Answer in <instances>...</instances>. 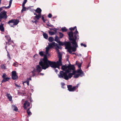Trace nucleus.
<instances>
[{
	"mask_svg": "<svg viewBox=\"0 0 121 121\" xmlns=\"http://www.w3.org/2000/svg\"><path fill=\"white\" fill-rule=\"evenodd\" d=\"M4 24L2 23L0 24V31L2 32L4 31V28L3 26Z\"/></svg>",
	"mask_w": 121,
	"mask_h": 121,
	"instance_id": "obj_21",
	"label": "nucleus"
},
{
	"mask_svg": "<svg viewBox=\"0 0 121 121\" xmlns=\"http://www.w3.org/2000/svg\"><path fill=\"white\" fill-rule=\"evenodd\" d=\"M13 66L15 67H17L18 66V65L15 63H13Z\"/></svg>",
	"mask_w": 121,
	"mask_h": 121,
	"instance_id": "obj_60",
	"label": "nucleus"
},
{
	"mask_svg": "<svg viewBox=\"0 0 121 121\" xmlns=\"http://www.w3.org/2000/svg\"><path fill=\"white\" fill-rule=\"evenodd\" d=\"M52 62L48 60L47 56L45 55L43 58L40 59L39 64L42 67V69L45 70L50 67Z\"/></svg>",
	"mask_w": 121,
	"mask_h": 121,
	"instance_id": "obj_2",
	"label": "nucleus"
},
{
	"mask_svg": "<svg viewBox=\"0 0 121 121\" xmlns=\"http://www.w3.org/2000/svg\"><path fill=\"white\" fill-rule=\"evenodd\" d=\"M54 40L53 38L52 37H49L48 39L49 42H52Z\"/></svg>",
	"mask_w": 121,
	"mask_h": 121,
	"instance_id": "obj_27",
	"label": "nucleus"
},
{
	"mask_svg": "<svg viewBox=\"0 0 121 121\" xmlns=\"http://www.w3.org/2000/svg\"><path fill=\"white\" fill-rule=\"evenodd\" d=\"M52 15L51 13H49L48 15V17L49 18H51L52 17Z\"/></svg>",
	"mask_w": 121,
	"mask_h": 121,
	"instance_id": "obj_56",
	"label": "nucleus"
},
{
	"mask_svg": "<svg viewBox=\"0 0 121 121\" xmlns=\"http://www.w3.org/2000/svg\"><path fill=\"white\" fill-rule=\"evenodd\" d=\"M58 57L59 58V60L56 62L55 61L53 62L52 61L51 65H52V66H56V65H62V57H61V56H59Z\"/></svg>",
	"mask_w": 121,
	"mask_h": 121,
	"instance_id": "obj_4",
	"label": "nucleus"
},
{
	"mask_svg": "<svg viewBox=\"0 0 121 121\" xmlns=\"http://www.w3.org/2000/svg\"><path fill=\"white\" fill-rule=\"evenodd\" d=\"M35 20V23L36 24H37V23L38 22V20Z\"/></svg>",
	"mask_w": 121,
	"mask_h": 121,
	"instance_id": "obj_62",
	"label": "nucleus"
},
{
	"mask_svg": "<svg viewBox=\"0 0 121 121\" xmlns=\"http://www.w3.org/2000/svg\"><path fill=\"white\" fill-rule=\"evenodd\" d=\"M31 108V107H30L27 109V113L28 115H31L32 114L31 113L30 110V109Z\"/></svg>",
	"mask_w": 121,
	"mask_h": 121,
	"instance_id": "obj_26",
	"label": "nucleus"
},
{
	"mask_svg": "<svg viewBox=\"0 0 121 121\" xmlns=\"http://www.w3.org/2000/svg\"><path fill=\"white\" fill-rule=\"evenodd\" d=\"M73 70L72 73V74H73V75H75V73H77V71H76L75 70V69L74 70Z\"/></svg>",
	"mask_w": 121,
	"mask_h": 121,
	"instance_id": "obj_45",
	"label": "nucleus"
},
{
	"mask_svg": "<svg viewBox=\"0 0 121 121\" xmlns=\"http://www.w3.org/2000/svg\"><path fill=\"white\" fill-rule=\"evenodd\" d=\"M8 98L10 101H11L12 100V97L11 95L10 96V97H8Z\"/></svg>",
	"mask_w": 121,
	"mask_h": 121,
	"instance_id": "obj_46",
	"label": "nucleus"
},
{
	"mask_svg": "<svg viewBox=\"0 0 121 121\" xmlns=\"http://www.w3.org/2000/svg\"><path fill=\"white\" fill-rule=\"evenodd\" d=\"M12 108H13L14 110L15 111L17 112L18 111V109L17 107L16 106L14 105H12Z\"/></svg>",
	"mask_w": 121,
	"mask_h": 121,
	"instance_id": "obj_22",
	"label": "nucleus"
},
{
	"mask_svg": "<svg viewBox=\"0 0 121 121\" xmlns=\"http://www.w3.org/2000/svg\"><path fill=\"white\" fill-rule=\"evenodd\" d=\"M67 67L71 71V70H74L75 69V66L73 65H72L70 64L69 65L67 66Z\"/></svg>",
	"mask_w": 121,
	"mask_h": 121,
	"instance_id": "obj_14",
	"label": "nucleus"
},
{
	"mask_svg": "<svg viewBox=\"0 0 121 121\" xmlns=\"http://www.w3.org/2000/svg\"><path fill=\"white\" fill-rule=\"evenodd\" d=\"M26 10V8L25 7H22V10L21 11H25Z\"/></svg>",
	"mask_w": 121,
	"mask_h": 121,
	"instance_id": "obj_48",
	"label": "nucleus"
},
{
	"mask_svg": "<svg viewBox=\"0 0 121 121\" xmlns=\"http://www.w3.org/2000/svg\"><path fill=\"white\" fill-rule=\"evenodd\" d=\"M5 64H2L0 65L2 69H6V67L5 66Z\"/></svg>",
	"mask_w": 121,
	"mask_h": 121,
	"instance_id": "obj_34",
	"label": "nucleus"
},
{
	"mask_svg": "<svg viewBox=\"0 0 121 121\" xmlns=\"http://www.w3.org/2000/svg\"><path fill=\"white\" fill-rule=\"evenodd\" d=\"M81 46H83L84 47H86V45L85 44H84L83 43H81Z\"/></svg>",
	"mask_w": 121,
	"mask_h": 121,
	"instance_id": "obj_53",
	"label": "nucleus"
},
{
	"mask_svg": "<svg viewBox=\"0 0 121 121\" xmlns=\"http://www.w3.org/2000/svg\"><path fill=\"white\" fill-rule=\"evenodd\" d=\"M61 30L63 32H65L67 31V30L65 27H64L62 28Z\"/></svg>",
	"mask_w": 121,
	"mask_h": 121,
	"instance_id": "obj_31",
	"label": "nucleus"
},
{
	"mask_svg": "<svg viewBox=\"0 0 121 121\" xmlns=\"http://www.w3.org/2000/svg\"><path fill=\"white\" fill-rule=\"evenodd\" d=\"M7 41H8V42H6V45L8 44L9 45L11 44L12 43H14L13 41L11 40V39Z\"/></svg>",
	"mask_w": 121,
	"mask_h": 121,
	"instance_id": "obj_18",
	"label": "nucleus"
},
{
	"mask_svg": "<svg viewBox=\"0 0 121 121\" xmlns=\"http://www.w3.org/2000/svg\"><path fill=\"white\" fill-rule=\"evenodd\" d=\"M56 52L58 54V57L60 56H61V57H62V55L60 53V52L59 50L57 48H56Z\"/></svg>",
	"mask_w": 121,
	"mask_h": 121,
	"instance_id": "obj_24",
	"label": "nucleus"
},
{
	"mask_svg": "<svg viewBox=\"0 0 121 121\" xmlns=\"http://www.w3.org/2000/svg\"><path fill=\"white\" fill-rule=\"evenodd\" d=\"M22 45H21V48H23V45H24L25 46L26 45V43H22Z\"/></svg>",
	"mask_w": 121,
	"mask_h": 121,
	"instance_id": "obj_61",
	"label": "nucleus"
},
{
	"mask_svg": "<svg viewBox=\"0 0 121 121\" xmlns=\"http://www.w3.org/2000/svg\"><path fill=\"white\" fill-rule=\"evenodd\" d=\"M36 70L35 69H34L33 71H32L31 72H30V73H32V76L34 77L35 76V72H36Z\"/></svg>",
	"mask_w": 121,
	"mask_h": 121,
	"instance_id": "obj_25",
	"label": "nucleus"
},
{
	"mask_svg": "<svg viewBox=\"0 0 121 121\" xmlns=\"http://www.w3.org/2000/svg\"><path fill=\"white\" fill-rule=\"evenodd\" d=\"M79 76L81 77V75L80 74H75L74 75L73 77L75 78H77L79 77Z\"/></svg>",
	"mask_w": 121,
	"mask_h": 121,
	"instance_id": "obj_28",
	"label": "nucleus"
},
{
	"mask_svg": "<svg viewBox=\"0 0 121 121\" xmlns=\"http://www.w3.org/2000/svg\"><path fill=\"white\" fill-rule=\"evenodd\" d=\"M52 65H51V64L50 65V67H51L53 68H58L59 69L60 68V65H56V66H52Z\"/></svg>",
	"mask_w": 121,
	"mask_h": 121,
	"instance_id": "obj_30",
	"label": "nucleus"
},
{
	"mask_svg": "<svg viewBox=\"0 0 121 121\" xmlns=\"http://www.w3.org/2000/svg\"><path fill=\"white\" fill-rule=\"evenodd\" d=\"M94 2L95 3L97 4L99 2V0H95Z\"/></svg>",
	"mask_w": 121,
	"mask_h": 121,
	"instance_id": "obj_58",
	"label": "nucleus"
},
{
	"mask_svg": "<svg viewBox=\"0 0 121 121\" xmlns=\"http://www.w3.org/2000/svg\"><path fill=\"white\" fill-rule=\"evenodd\" d=\"M7 56H8V57L9 58V60L11 59V57L10 55V54H9V52L8 51H7Z\"/></svg>",
	"mask_w": 121,
	"mask_h": 121,
	"instance_id": "obj_40",
	"label": "nucleus"
},
{
	"mask_svg": "<svg viewBox=\"0 0 121 121\" xmlns=\"http://www.w3.org/2000/svg\"><path fill=\"white\" fill-rule=\"evenodd\" d=\"M19 22V20L14 19H12L9 20L8 22V24H9L11 27H14V26L17 25Z\"/></svg>",
	"mask_w": 121,
	"mask_h": 121,
	"instance_id": "obj_3",
	"label": "nucleus"
},
{
	"mask_svg": "<svg viewBox=\"0 0 121 121\" xmlns=\"http://www.w3.org/2000/svg\"><path fill=\"white\" fill-rule=\"evenodd\" d=\"M67 68H68L66 64L65 65H62L61 66V69L64 71H65Z\"/></svg>",
	"mask_w": 121,
	"mask_h": 121,
	"instance_id": "obj_19",
	"label": "nucleus"
},
{
	"mask_svg": "<svg viewBox=\"0 0 121 121\" xmlns=\"http://www.w3.org/2000/svg\"><path fill=\"white\" fill-rule=\"evenodd\" d=\"M59 38L60 39L62 38L63 37L64 35L60 32H59Z\"/></svg>",
	"mask_w": 121,
	"mask_h": 121,
	"instance_id": "obj_37",
	"label": "nucleus"
},
{
	"mask_svg": "<svg viewBox=\"0 0 121 121\" xmlns=\"http://www.w3.org/2000/svg\"><path fill=\"white\" fill-rule=\"evenodd\" d=\"M69 29L71 31L68 32L67 34L68 35V34L69 32H72L73 34V36H74V33H76L75 32H76V31H78L77 30V27L76 26H75L73 27H71Z\"/></svg>",
	"mask_w": 121,
	"mask_h": 121,
	"instance_id": "obj_9",
	"label": "nucleus"
},
{
	"mask_svg": "<svg viewBox=\"0 0 121 121\" xmlns=\"http://www.w3.org/2000/svg\"><path fill=\"white\" fill-rule=\"evenodd\" d=\"M30 105V102L27 100H26L23 104V107L26 110L27 109V107L29 106Z\"/></svg>",
	"mask_w": 121,
	"mask_h": 121,
	"instance_id": "obj_10",
	"label": "nucleus"
},
{
	"mask_svg": "<svg viewBox=\"0 0 121 121\" xmlns=\"http://www.w3.org/2000/svg\"><path fill=\"white\" fill-rule=\"evenodd\" d=\"M42 19L43 20L44 22H45L46 20L44 19V17L43 16H42Z\"/></svg>",
	"mask_w": 121,
	"mask_h": 121,
	"instance_id": "obj_55",
	"label": "nucleus"
},
{
	"mask_svg": "<svg viewBox=\"0 0 121 121\" xmlns=\"http://www.w3.org/2000/svg\"><path fill=\"white\" fill-rule=\"evenodd\" d=\"M49 33L50 35H54L55 34L53 32L50 31H49Z\"/></svg>",
	"mask_w": 121,
	"mask_h": 121,
	"instance_id": "obj_43",
	"label": "nucleus"
},
{
	"mask_svg": "<svg viewBox=\"0 0 121 121\" xmlns=\"http://www.w3.org/2000/svg\"><path fill=\"white\" fill-rule=\"evenodd\" d=\"M5 37L6 38V40H8L11 39L9 35L5 36Z\"/></svg>",
	"mask_w": 121,
	"mask_h": 121,
	"instance_id": "obj_41",
	"label": "nucleus"
},
{
	"mask_svg": "<svg viewBox=\"0 0 121 121\" xmlns=\"http://www.w3.org/2000/svg\"><path fill=\"white\" fill-rule=\"evenodd\" d=\"M56 43L55 42H53L51 43H48L49 46L50 48H53L55 46V45L56 44Z\"/></svg>",
	"mask_w": 121,
	"mask_h": 121,
	"instance_id": "obj_15",
	"label": "nucleus"
},
{
	"mask_svg": "<svg viewBox=\"0 0 121 121\" xmlns=\"http://www.w3.org/2000/svg\"><path fill=\"white\" fill-rule=\"evenodd\" d=\"M25 82H26L28 86L29 85V80H27L26 81H25Z\"/></svg>",
	"mask_w": 121,
	"mask_h": 121,
	"instance_id": "obj_52",
	"label": "nucleus"
},
{
	"mask_svg": "<svg viewBox=\"0 0 121 121\" xmlns=\"http://www.w3.org/2000/svg\"><path fill=\"white\" fill-rule=\"evenodd\" d=\"M50 48L49 46H48L46 48V53L47 54L48 53V51H49Z\"/></svg>",
	"mask_w": 121,
	"mask_h": 121,
	"instance_id": "obj_33",
	"label": "nucleus"
},
{
	"mask_svg": "<svg viewBox=\"0 0 121 121\" xmlns=\"http://www.w3.org/2000/svg\"><path fill=\"white\" fill-rule=\"evenodd\" d=\"M68 90L69 91H75V87H73L71 85H69L67 86Z\"/></svg>",
	"mask_w": 121,
	"mask_h": 121,
	"instance_id": "obj_11",
	"label": "nucleus"
},
{
	"mask_svg": "<svg viewBox=\"0 0 121 121\" xmlns=\"http://www.w3.org/2000/svg\"><path fill=\"white\" fill-rule=\"evenodd\" d=\"M79 84H77L76 86H73V87H75V90L76 89L78 88V86Z\"/></svg>",
	"mask_w": 121,
	"mask_h": 121,
	"instance_id": "obj_54",
	"label": "nucleus"
},
{
	"mask_svg": "<svg viewBox=\"0 0 121 121\" xmlns=\"http://www.w3.org/2000/svg\"><path fill=\"white\" fill-rule=\"evenodd\" d=\"M65 42H62L60 41L58 43L59 45L61 46H63L65 45Z\"/></svg>",
	"mask_w": 121,
	"mask_h": 121,
	"instance_id": "obj_29",
	"label": "nucleus"
},
{
	"mask_svg": "<svg viewBox=\"0 0 121 121\" xmlns=\"http://www.w3.org/2000/svg\"><path fill=\"white\" fill-rule=\"evenodd\" d=\"M7 76L6 74L5 73L3 74V75L2 76V78H5Z\"/></svg>",
	"mask_w": 121,
	"mask_h": 121,
	"instance_id": "obj_47",
	"label": "nucleus"
},
{
	"mask_svg": "<svg viewBox=\"0 0 121 121\" xmlns=\"http://www.w3.org/2000/svg\"><path fill=\"white\" fill-rule=\"evenodd\" d=\"M68 52L70 54L72 53V52L71 51V48H69L68 49H67Z\"/></svg>",
	"mask_w": 121,
	"mask_h": 121,
	"instance_id": "obj_44",
	"label": "nucleus"
},
{
	"mask_svg": "<svg viewBox=\"0 0 121 121\" xmlns=\"http://www.w3.org/2000/svg\"><path fill=\"white\" fill-rule=\"evenodd\" d=\"M8 6L7 7L3 6L0 7V11L2 10H3V9H9L10 8H8Z\"/></svg>",
	"mask_w": 121,
	"mask_h": 121,
	"instance_id": "obj_35",
	"label": "nucleus"
},
{
	"mask_svg": "<svg viewBox=\"0 0 121 121\" xmlns=\"http://www.w3.org/2000/svg\"><path fill=\"white\" fill-rule=\"evenodd\" d=\"M52 29L55 32V33L56 34L57 33V29L55 28H54V29Z\"/></svg>",
	"mask_w": 121,
	"mask_h": 121,
	"instance_id": "obj_51",
	"label": "nucleus"
},
{
	"mask_svg": "<svg viewBox=\"0 0 121 121\" xmlns=\"http://www.w3.org/2000/svg\"><path fill=\"white\" fill-rule=\"evenodd\" d=\"M35 11L38 13V14H41L42 10L40 8H38L36 10H35Z\"/></svg>",
	"mask_w": 121,
	"mask_h": 121,
	"instance_id": "obj_16",
	"label": "nucleus"
},
{
	"mask_svg": "<svg viewBox=\"0 0 121 121\" xmlns=\"http://www.w3.org/2000/svg\"><path fill=\"white\" fill-rule=\"evenodd\" d=\"M71 72V70L69 69H68L67 70H65V73H66V74L67 75V74L69 72Z\"/></svg>",
	"mask_w": 121,
	"mask_h": 121,
	"instance_id": "obj_39",
	"label": "nucleus"
},
{
	"mask_svg": "<svg viewBox=\"0 0 121 121\" xmlns=\"http://www.w3.org/2000/svg\"><path fill=\"white\" fill-rule=\"evenodd\" d=\"M73 75V74H72V73H69L68 74V75L69 78H71L72 77Z\"/></svg>",
	"mask_w": 121,
	"mask_h": 121,
	"instance_id": "obj_38",
	"label": "nucleus"
},
{
	"mask_svg": "<svg viewBox=\"0 0 121 121\" xmlns=\"http://www.w3.org/2000/svg\"><path fill=\"white\" fill-rule=\"evenodd\" d=\"M40 66L39 64V65H37L36 67V70H37L38 73L41 72L42 71V69H43L42 67H41Z\"/></svg>",
	"mask_w": 121,
	"mask_h": 121,
	"instance_id": "obj_13",
	"label": "nucleus"
},
{
	"mask_svg": "<svg viewBox=\"0 0 121 121\" xmlns=\"http://www.w3.org/2000/svg\"><path fill=\"white\" fill-rule=\"evenodd\" d=\"M47 26H48V27H53L54 26L53 25H50L49 24H47Z\"/></svg>",
	"mask_w": 121,
	"mask_h": 121,
	"instance_id": "obj_57",
	"label": "nucleus"
},
{
	"mask_svg": "<svg viewBox=\"0 0 121 121\" xmlns=\"http://www.w3.org/2000/svg\"><path fill=\"white\" fill-rule=\"evenodd\" d=\"M55 38L54 41L57 43H58L60 41L59 40V38L57 35L56 36Z\"/></svg>",
	"mask_w": 121,
	"mask_h": 121,
	"instance_id": "obj_23",
	"label": "nucleus"
},
{
	"mask_svg": "<svg viewBox=\"0 0 121 121\" xmlns=\"http://www.w3.org/2000/svg\"><path fill=\"white\" fill-rule=\"evenodd\" d=\"M39 54L41 56H43L45 55L44 54V52L43 51H40L39 53Z\"/></svg>",
	"mask_w": 121,
	"mask_h": 121,
	"instance_id": "obj_36",
	"label": "nucleus"
},
{
	"mask_svg": "<svg viewBox=\"0 0 121 121\" xmlns=\"http://www.w3.org/2000/svg\"><path fill=\"white\" fill-rule=\"evenodd\" d=\"M56 44L55 46L56 47V48H57L58 49V48H60V46L58 45L57 43H56Z\"/></svg>",
	"mask_w": 121,
	"mask_h": 121,
	"instance_id": "obj_49",
	"label": "nucleus"
},
{
	"mask_svg": "<svg viewBox=\"0 0 121 121\" xmlns=\"http://www.w3.org/2000/svg\"><path fill=\"white\" fill-rule=\"evenodd\" d=\"M10 79V78L9 77H6L3 78V79L2 81V82H5L8 81Z\"/></svg>",
	"mask_w": 121,
	"mask_h": 121,
	"instance_id": "obj_20",
	"label": "nucleus"
},
{
	"mask_svg": "<svg viewBox=\"0 0 121 121\" xmlns=\"http://www.w3.org/2000/svg\"><path fill=\"white\" fill-rule=\"evenodd\" d=\"M12 78L13 80H16L17 79L18 77L16 74V73L15 71H12Z\"/></svg>",
	"mask_w": 121,
	"mask_h": 121,
	"instance_id": "obj_8",
	"label": "nucleus"
},
{
	"mask_svg": "<svg viewBox=\"0 0 121 121\" xmlns=\"http://www.w3.org/2000/svg\"><path fill=\"white\" fill-rule=\"evenodd\" d=\"M43 35L44 37L46 39H47L48 38V35L46 33H43Z\"/></svg>",
	"mask_w": 121,
	"mask_h": 121,
	"instance_id": "obj_32",
	"label": "nucleus"
},
{
	"mask_svg": "<svg viewBox=\"0 0 121 121\" xmlns=\"http://www.w3.org/2000/svg\"><path fill=\"white\" fill-rule=\"evenodd\" d=\"M77 64L78 65V68H81L82 65L81 63H78Z\"/></svg>",
	"mask_w": 121,
	"mask_h": 121,
	"instance_id": "obj_50",
	"label": "nucleus"
},
{
	"mask_svg": "<svg viewBox=\"0 0 121 121\" xmlns=\"http://www.w3.org/2000/svg\"><path fill=\"white\" fill-rule=\"evenodd\" d=\"M6 94L7 95L6 96L7 97H10V96H11L10 94H8V93H7Z\"/></svg>",
	"mask_w": 121,
	"mask_h": 121,
	"instance_id": "obj_63",
	"label": "nucleus"
},
{
	"mask_svg": "<svg viewBox=\"0 0 121 121\" xmlns=\"http://www.w3.org/2000/svg\"><path fill=\"white\" fill-rule=\"evenodd\" d=\"M69 40L70 41L65 42V46L66 49H68L69 48H70L71 47V44L72 43V42L73 41V40Z\"/></svg>",
	"mask_w": 121,
	"mask_h": 121,
	"instance_id": "obj_7",
	"label": "nucleus"
},
{
	"mask_svg": "<svg viewBox=\"0 0 121 121\" xmlns=\"http://www.w3.org/2000/svg\"><path fill=\"white\" fill-rule=\"evenodd\" d=\"M32 76H30L29 77V78H27V80H29H29H31V78Z\"/></svg>",
	"mask_w": 121,
	"mask_h": 121,
	"instance_id": "obj_59",
	"label": "nucleus"
},
{
	"mask_svg": "<svg viewBox=\"0 0 121 121\" xmlns=\"http://www.w3.org/2000/svg\"><path fill=\"white\" fill-rule=\"evenodd\" d=\"M27 2V0H24L23 3L25 4Z\"/></svg>",
	"mask_w": 121,
	"mask_h": 121,
	"instance_id": "obj_64",
	"label": "nucleus"
},
{
	"mask_svg": "<svg viewBox=\"0 0 121 121\" xmlns=\"http://www.w3.org/2000/svg\"><path fill=\"white\" fill-rule=\"evenodd\" d=\"M76 33H74V35L73 36V33L71 32H69L68 34V39L69 40H73L72 42V44L73 47H71V49L73 52H74L76 51V48L78 47V46L77 44L76 40L77 38L79 37L78 32L77 31H76Z\"/></svg>",
	"mask_w": 121,
	"mask_h": 121,
	"instance_id": "obj_1",
	"label": "nucleus"
},
{
	"mask_svg": "<svg viewBox=\"0 0 121 121\" xmlns=\"http://www.w3.org/2000/svg\"><path fill=\"white\" fill-rule=\"evenodd\" d=\"M77 73H78V74H80L81 75V77L84 75V73L82 70L80 69H78L77 71Z\"/></svg>",
	"mask_w": 121,
	"mask_h": 121,
	"instance_id": "obj_12",
	"label": "nucleus"
},
{
	"mask_svg": "<svg viewBox=\"0 0 121 121\" xmlns=\"http://www.w3.org/2000/svg\"><path fill=\"white\" fill-rule=\"evenodd\" d=\"M12 0H10L9 1V5L8 6V8H10V7L11 6V4H12Z\"/></svg>",
	"mask_w": 121,
	"mask_h": 121,
	"instance_id": "obj_42",
	"label": "nucleus"
},
{
	"mask_svg": "<svg viewBox=\"0 0 121 121\" xmlns=\"http://www.w3.org/2000/svg\"><path fill=\"white\" fill-rule=\"evenodd\" d=\"M60 75H59V77L60 78H63L67 80L69 79L68 75L63 71H61L60 73Z\"/></svg>",
	"mask_w": 121,
	"mask_h": 121,
	"instance_id": "obj_5",
	"label": "nucleus"
},
{
	"mask_svg": "<svg viewBox=\"0 0 121 121\" xmlns=\"http://www.w3.org/2000/svg\"><path fill=\"white\" fill-rule=\"evenodd\" d=\"M41 17V14H38L37 15L35 16L34 17V20H38Z\"/></svg>",
	"mask_w": 121,
	"mask_h": 121,
	"instance_id": "obj_17",
	"label": "nucleus"
},
{
	"mask_svg": "<svg viewBox=\"0 0 121 121\" xmlns=\"http://www.w3.org/2000/svg\"><path fill=\"white\" fill-rule=\"evenodd\" d=\"M7 12L4 10L0 12V19H6L7 18V16L6 13Z\"/></svg>",
	"mask_w": 121,
	"mask_h": 121,
	"instance_id": "obj_6",
	"label": "nucleus"
}]
</instances>
